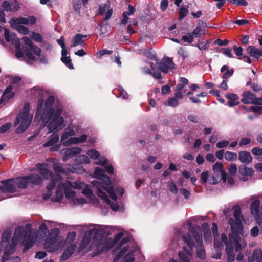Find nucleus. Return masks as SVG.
<instances>
[{"instance_id":"41","label":"nucleus","mask_w":262,"mask_h":262,"mask_svg":"<svg viewBox=\"0 0 262 262\" xmlns=\"http://www.w3.org/2000/svg\"><path fill=\"white\" fill-rule=\"evenodd\" d=\"M225 158L229 161H234L237 159V155L236 153L227 151L225 154Z\"/></svg>"},{"instance_id":"37","label":"nucleus","mask_w":262,"mask_h":262,"mask_svg":"<svg viewBox=\"0 0 262 262\" xmlns=\"http://www.w3.org/2000/svg\"><path fill=\"white\" fill-rule=\"evenodd\" d=\"M83 35L82 34H77L72 41V45L71 47H75L78 45H80L82 43V39L83 37Z\"/></svg>"},{"instance_id":"50","label":"nucleus","mask_w":262,"mask_h":262,"mask_svg":"<svg viewBox=\"0 0 262 262\" xmlns=\"http://www.w3.org/2000/svg\"><path fill=\"white\" fill-rule=\"evenodd\" d=\"M188 12V10L187 8L184 7L181 8L179 11L180 19L182 20V19H183L187 15Z\"/></svg>"},{"instance_id":"17","label":"nucleus","mask_w":262,"mask_h":262,"mask_svg":"<svg viewBox=\"0 0 262 262\" xmlns=\"http://www.w3.org/2000/svg\"><path fill=\"white\" fill-rule=\"evenodd\" d=\"M19 6V3L17 0L4 1L2 3V7L3 8L2 10L7 12L17 11L20 8Z\"/></svg>"},{"instance_id":"14","label":"nucleus","mask_w":262,"mask_h":262,"mask_svg":"<svg viewBox=\"0 0 262 262\" xmlns=\"http://www.w3.org/2000/svg\"><path fill=\"white\" fill-rule=\"evenodd\" d=\"M64 245L63 237L47 238L44 243V248L48 252H54L62 250Z\"/></svg>"},{"instance_id":"55","label":"nucleus","mask_w":262,"mask_h":262,"mask_svg":"<svg viewBox=\"0 0 262 262\" xmlns=\"http://www.w3.org/2000/svg\"><path fill=\"white\" fill-rule=\"evenodd\" d=\"M233 49L234 50V53L237 56H241L242 55L243 49L241 47H238L234 45L233 47Z\"/></svg>"},{"instance_id":"9","label":"nucleus","mask_w":262,"mask_h":262,"mask_svg":"<svg viewBox=\"0 0 262 262\" xmlns=\"http://www.w3.org/2000/svg\"><path fill=\"white\" fill-rule=\"evenodd\" d=\"M130 237H124L121 241L119 246L121 247L125 245L120 252L115 257L114 261L134 262V253L136 252L138 248L133 241H131Z\"/></svg>"},{"instance_id":"33","label":"nucleus","mask_w":262,"mask_h":262,"mask_svg":"<svg viewBox=\"0 0 262 262\" xmlns=\"http://www.w3.org/2000/svg\"><path fill=\"white\" fill-rule=\"evenodd\" d=\"M59 137L57 134H53L50 137L49 141L43 144V147H47L53 146L54 144L58 142Z\"/></svg>"},{"instance_id":"44","label":"nucleus","mask_w":262,"mask_h":262,"mask_svg":"<svg viewBox=\"0 0 262 262\" xmlns=\"http://www.w3.org/2000/svg\"><path fill=\"white\" fill-rule=\"evenodd\" d=\"M90 243V238L86 236H84L82 238V239L81 242L79 249L80 250L84 249L85 248H86L88 246V245Z\"/></svg>"},{"instance_id":"52","label":"nucleus","mask_w":262,"mask_h":262,"mask_svg":"<svg viewBox=\"0 0 262 262\" xmlns=\"http://www.w3.org/2000/svg\"><path fill=\"white\" fill-rule=\"evenodd\" d=\"M107 160L105 157H101L98 159V160L95 162V164L104 166L106 164H107Z\"/></svg>"},{"instance_id":"49","label":"nucleus","mask_w":262,"mask_h":262,"mask_svg":"<svg viewBox=\"0 0 262 262\" xmlns=\"http://www.w3.org/2000/svg\"><path fill=\"white\" fill-rule=\"evenodd\" d=\"M76 234L74 232H71L69 233L67 235L66 240L65 241V243H72L75 238Z\"/></svg>"},{"instance_id":"29","label":"nucleus","mask_w":262,"mask_h":262,"mask_svg":"<svg viewBox=\"0 0 262 262\" xmlns=\"http://www.w3.org/2000/svg\"><path fill=\"white\" fill-rule=\"evenodd\" d=\"M76 249V246L74 244L71 245L64 251L63 255L61 257V260H65L70 257Z\"/></svg>"},{"instance_id":"39","label":"nucleus","mask_w":262,"mask_h":262,"mask_svg":"<svg viewBox=\"0 0 262 262\" xmlns=\"http://www.w3.org/2000/svg\"><path fill=\"white\" fill-rule=\"evenodd\" d=\"M77 161L83 164H89L91 162V160L89 158L85 155H81L79 156L77 158Z\"/></svg>"},{"instance_id":"22","label":"nucleus","mask_w":262,"mask_h":262,"mask_svg":"<svg viewBox=\"0 0 262 262\" xmlns=\"http://www.w3.org/2000/svg\"><path fill=\"white\" fill-rule=\"evenodd\" d=\"M213 171L215 174H217L221 177L224 182H226V173L223 169V164L221 163L216 162L212 167Z\"/></svg>"},{"instance_id":"35","label":"nucleus","mask_w":262,"mask_h":262,"mask_svg":"<svg viewBox=\"0 0 262 262\" xmlns=\"http://www.w3.org/2000/svg\"><path fill=\"white\" fill-rule=\"evenodd\" d=\"M227 98L228 99V104L230 106H233L237 105L239 102L238 101V96L234 94H230L227 96Z\"/></svg>"},{"instance_id":"19","label":"nucleus","mask_w":262,"mask_h":262,"mask_svg":"<svg viewBox=\"0 0 262 262\" xmlns=\"http://www.w3.org/2000/svg\"><path fill=\"white\" fill-rule=\"evenodd\" d=\"M174 63L172 60L168 57L164 58L161 62L158 63V69L161 72L166 73L169 70L174 68Z\"/></svg>"},{"instance_id":"27","label":"nucleus","mask_w":262,"mask_h":262,"mask_svg":"<svg viewBox=\"0 0 262 262\" xmlns=\"http://www.w3.org/2000/svg\"><path fill=\"white\" fill-rule=\"evenodd\" d=\"M75 132L74 130L70 127L66 128L64 133L62 134L61 138V142L63 145V142H66L69 138L72 137V136L75 135Z\"/></svg>"},{"instance_id":"20","label":"nucleus","mask_w":262,"mask_h":262,"mask_svg":"<svg viewBox=\"0 0 262 262\" xmlns=\"http://www.w3.org/2000/svg\"><path fill=\"white\" fill-rule=\"evenodd\" d=\"M8 180V181H11L10 183L13 184L14 187H15L16 185L20 188H25L27 184L30 183L29 178L28 177L17 178L15 179H10ZM15 188H16V187Z\"/></svg>"},{"instance_id":"8","label":"nucleus","mask_w":262,"mask_h":262,"mask_svg":"<svg viewBox=\"0 0 262 262\" xmlns=\"http://www.w3.org/2000/svg\"><path fill=\"white\" fill-rule=\"evenodd\" d=\"M107 228L105 226L98 225L90 230V234L94 235L92 244L95 245L97 248L108 249L117 244L124 234L123 230L120 231L115 236L112 242L108 245V240L103 237L106 233V231Z\"/></svg>"},{"instance_id":"62","label":"nucleus","mask_w":262,"mask_h":262,"mask_svg":"<svg viewBox=\"0 0 262 262\" xmlns=\"http://www.w3.org/2000/svg\"><path fill=\"white\" fill-rule=\"evenodd\" d=\"M252 153L255 155H262V148L259 147H255L252 149Z\"/></svg>"},{"instance_id":"25","label":"nucleus","mask_w":262,"mask_h":262,"mask_svg":"<svg viewBox=\"0 0 262 262\" xmlns=\"http://www.w3.org/2000/svg\"><path fill=\"white\" fill-rule=\"evenodd\" d=\"M11 181L6 180L2 182L3 184V187H0V192H14L15 191V188L13 184H11Z\"/></svg>"},{"instance_id":"54","label":"nucleus","mask_w":262,"mask_h":262,"mask_svg":"<svg viewBox=\"0 0 262 262\" xmlns=\"http://www.w3.org/2000/svg\"><path fill=\"white\" fill-rule=\"evenodd\" d=\"M208 179V172H203L201 174L200 180L202 183H205Z\"/></svg>"},{"instance_id":"64","label":"nucleus","mask_w":262,"mask_h":262,"mask_svg":"<svg viewBox=\"0 0 262 262\" xmlns=\"http://www.w3.org/2000/svg\"><path fill=\"white\" fill-rule=\"evenodd\" d=\"M250 111H252L254 112H258L259 113H262V106H251L250 108Z\"/></svg>"},{"instance_id":"7","label":"nucleus","mask_w":262,"mask_h":262,"mask_svg":"<svg viewBox=\"0 0 262 262\" xmlns=\"http://www.w3.org/2000/svg\"><path fill=\"white\" fill-rule=\"evenodd\" d=\"M53 168L55 171L57 173L55 176H52V172L48 169V165L47 163H38L36 164V168L38 172L41 174L44 179H49L50 178L51 184H48L47 188L48 192L43 196L45 200L48 199L52 195V190H53L55 185L59 183H62L61 181V176L59 173H64L65 170L63 168L61 164L55 162V160H53Z\"/></svg>"},{"instance_id":"34","label":"nucleus","mask_w":262,"mask_h":262,"mask_svg":"<svg viewBox=\"0 0 262 262\" xmlns=\"http://www.w3.org/2000/svg\"><path fill=\"white\" fill-rule=\"evenodd\" d=\"M254 95L253 94L249 92H245L243 95V98L241 101L245 104L252 103Z\"/></svg>"},{"instance_id":"6","label":"nucleus","mask_w":262,"mask_h":262,"mask_svg":"<svg viewBox=\"0 0 262 262\" xmlns=\"http://www.w3.org/2000/svg\"><path fill=\"white\" fill-rule=\"evenodd\" d=\"M84 186V183L80 181H76L74 183L70 181L59 183L56 191L55 201H60L64 194L68 201L73 205H83L86 201L83 198H78L73 189H80Z\"/></svg>"},{"instance_id":"61","label":"nucleus","mask_w":262,"mask_h":262,"mask_svg":"<svg viewBox=\"0 0 262 262\" xmlns=\"http://www.w3.org/2000/svg\"><path fill=\"white\" fill-rule=\"evenodd\" d=\"M167 0H161L160 3V8L162 11H165L168 7Z\"/></svg>"},{"instance_id":"59","label":"nucleus","mask_w":262,"mask_h":262,"mask_svg":"<svg viewBox=\"0 0 262 262\" xmlns=\"http://www.w3.org/2000/svg\"><path fill=\"white\" fill-rule=\"evenodd\" d=\"M153 34H145L143 37V39L146 42L150 43L151 42H153Z\"/></svg>"},{"instance_id":"40","label":"nucleus","mask_w":262,"mask_h":262,"mask_svg":"<svg viewBox=\"0 0 262 262\" xmlns=\"http://www.w3.org/2000/svg\"><path fill=\"white\" fill-rule=\"evenodd\" d=\"M192 228L198 227V226L193 227L192 225ZM199 227L200 229H201L200 227ZM201 230H202V229H201ZM201 231H202V232H203L204 238L205 241L206 242H210L211 238V232H210V230L208 229H205L203 230V231H202V230H201ZM202 235V233L201 234V236Z\"/></svg>"},{"instance_id":"24","label":"nucleus","mask_w":262,"mask_h":262,"mask_svg":"<svg viewBox=\"0 0 262 262\" xmlns=\"http://www.w3.org/2000/svg\"><path fill=\"white\" fill-rule=\"evenodd\" d=\"M82 193L89 199L90 203L95 204L98 203V199L95 196L91 190L88 186L84 187Z\"/></svg>"},{"instance_id":"45","label":"nucleus","mask_w":262,"mask_h":262,"mask_svg":"<svg viewBox=\"0 0 262 262\" xmlns=\"http://www.w3.org/2000/svg\"><path fill=\"white\" fill-rule=\"evenodd\" d=\"M81 6V0H73V6L75 12L79 13Z\"/></svg>"},{"instance_id":"21","label":"nucleus","mask_w":262,"mask_h":262,"mask_svg":"<svg viewBox=\"0 0 262 262\" xmlns=\"http://www.w3.org/2000/svg\"><path fill=\"white\" fill-rule=\"evenodd\" d=\"M86 140L87 136L86 135H82L78 137H71L66 142H63V146H67L71 144L82 143L85 142Z\"/></svg>"},{"instance_id":"57","label":"nucleus","mask_w":262,"mask_h":262,"mask_svg":"<svg viewBox=\"0 0 262 262\" xmlns=\"http://www.w3.org/2000/svg\"><path fill=\"white\" fill-rule=\"evenodd\" d=\"M229 143V142L226 140H223L222 141L219 142L216 144L217 147L219 148H222L225 147H226Z\"/></svg>"},{"instance_id":"11","label":"nucleus","mask_w":262,"mask_h":262,"mask_svg":"<svg viewBox=\"0 0 262 262\" xmlns=\"http://www.w3.org/2000/svg\"><path fill=\"white\" fill-rule=\"evenodd\" d=\"M36 21V18L33 16H29L27 17H13L9 20L11 27L19 33H29L28 28L24 26L23 25H32L35 24Z\"/></svg>"},{"instance_id":"1","label":"nucleus","mask_w":262,"mask_h":262,"mask_svg":"<svg viewBox=\"0 0 262 262\" xmlns=\"http://www.w3.org/2000/svg\"><path fill=\"white\" fill-rule=\"evenodd\" d=\"M234 210V218L230 217L229 223L230 225L232 233L229 234L228 238L225 233L221 234V239L226 246V251L227 255V260L232 262L234 260L235 254L233 247H235L237 252L241 251L246 246V243L241 238L238 234L246 236L248 234V230H244L243 228V216L242 214L240 207L238 205L235 206Z\"/></svg>"},{"instance_id":"28","label":"nucleus","mask_w":262,"mask_h":262,"mask_svg":"<svg viewBox=\"0 0 262 262\" xmlns=\"http://www.w3.org/2000/svg\"><path fill=\"white\" fill-rule=\"evenodd\" d=\"M239 159L243 163H249L252 161V158L250 153L244 151L239 153Z\"/></svg>"},{"instance_id":"13","label":"nucleus","mask_w":262,"mask_h":262,"mask_svg":"<svg viewBox=\"0 0 262 262\" xmlns=\"http://www.w3.org/2000/svg\"><path fill=\"white\" fill-rule=\"evenodd\" d=\"M217 225L213 223L212 224V230L214 235V247L212 257L216 259L221 258V251L224 247L221 239V235L220 236L217 234Z\"/></svg>"},{"instance_id":"30","label":"nucleus","mask_w":262,"mask_h":262,"mask_svg":"<svg viewBox=\"0 0 262 262\" xmlns=\"http://www.w3.org/2000/svg\"><path fill=\"white\" fill-rule=\"evenodd\" d=\"M247 51L251 56L256 59H259L262 56V50L257 49L254 46H249L247 49Z\"/></svg>"},{"instance_id":"3","label":"nucleus","mask_w":262,"mask_h":262,"mask_svg":"<svg viewBox=\"0 0 262 262\" xmlns=\"http://www.w3.org/2000/svg\"><path fill=\"white\" fill-rule=\"evenodd\" d=\"M54 101V97L50 96L43 105L39 101L37 107L35 118L42 120L45 123L49 121L47 126L48 133L60 130L66 126L63 118L61 116V107L58 106L53 108Z\"/></svg>"},{"instance_id":"51","label":"nucleus","mask_w":262,"mask_h":262,"mask_svg":"<svg viewBox=\"0 0 262 262\" xmlns=\"http://www.w3.org/2000/svg\"><path fill=\"white\" fill-rule=\"evenodd\" d=\"M237 167L235 164L231 163L228 168L229 172L232 175H235L237 172Z\"/></svg>"},{"instance_id":"53","label":"nucleus","mask_w":262,"mask_h":262,"mask_svg":"<svg viewBox=\"0 0 262 262\" xmlns=\"http://www.w3.org/2000/svg\"><path fill=\"white\" fill-rule=\"evenodd\" d=\"M12 126L11 123H6L0 127V133H5Z\"/></svg>"},{"instance_id":"12","label":"nucleus","mask_w":262,"mask_h":262,"mask_svg":"<svg viewBox=\"0 0 262 262\" xmlns=\"http://www.w3.org/2000/svg\"><path fill=\"white\" fill-rule=\"evenodd\" d=\"M249 199L252 201L250 206L251 213L254 216L257 224L260 226L262 223V194L253 195Z\"/></svg>"},{"instance_id":"48","label":"nucleus","mask_w":262,"mask_h":262,"mask_svg":"<svg viewBox=\"0 0 262 262\" xmlns=\"http://www.w3.org/2000/svg\"><path fill=\"white\" fill-rule=\"evenodd\" d=\"M150 67H151L152 70L153 71V73H152V76L157 79H160L161 78V73L159 72H155V68L154 67V63L153 62H149Z\"/></svg>"},{"instance_id":"46","label":"nucleus","mask_w":262,"mask_h":262,"mask_svg":"<svg viewBox=\"0 0 262 262\" xmlns=\"http://www.w3.org/2000/svg\"><path fill=\"white\" fill-rule=\"evenodd\" d=\"M61 60L69 68L73 69L70 57H62Z\"/></svg>"},{"instance_id":"32","label":"nucleus","mask_w":262,"mask_h":262,"mask_svg":"<svg viewBox=\"0 0 262 262\" xmlns=\"http://www.w3.org/2000/svg\"><path fill=\"white\" fill-rule=\"evenodd\" d=\"M13 89V86L12 85L9 86L6 89L2 96L3 100L8 101L13 97L14 92L12 91Z\"/></svg>"},{"instance_id":"42","label":"nucleus","mask_w":262,"mask_h":262,"mask_svg":"<svg viewBox=\"0 0 262 262\" xmlns=\"http://www.w3.org/2000/svg\"><path fill=\"white\" fill-rule=\"evenodd\" d=\"M215 174V176H212L208 179L209 184L215 185L219 183L220 180L222 179L221 176L217 174Z\"/></svg>"},{"instance_id":"38","label":"nucleus","mask_w":262,"mask_h":262,"mask_svg":"<svg viewBox=\"0 0 262 262\" xmlns=\"http://www.w3.org/2000/svg\"><path fill=\"white\" fill-rule=\"evenodd\" d=\"M60 230L57 228H54L50 233L49 237L47 238L55 239L58 237H63L61 236H59V234Z\"/></svg>"},{"instance_id":"16","label":"nucleus","mask_w":262,"mask_h":262,"mask_svg":"<svg viewBox=\"0 0 262 262\" xmlns=\"http://www.w3.org/2000/svg\"><path fill=\"white\" fill-rule=\"evenodd\" d=\"M55 224L50 221H46L40 224L39 229L37 231L36 240L38 242L43 237H46L47 234L48 233V228L51 227L55 226Z\"/></svg>"},{"instance_id":"26","label":"nucleus","mask_w":262,"mask_h":262,"mask_svg":"<svg viewBox=\"0 0 262 262\" xmlns=\"http://www.w3.org/2000/svg\"><path fill=\"white\" fill-rule=\"evenodd\" d=\"M248 260L249 262H261L262 261V251L261 249H255L252 254V256L249 257Z\"/></svg>"},{"instance_id":"60","label":"nucleus","mask_w":262,"mask_h":262,"mask_svg":"<svg viewBox=\"0 0 262 262\" xmlns=\"http://www.w3.org/2000/svg\"><path fill=\"white\" fill-rule=\"evenodd\" d=\"M136 9L135 7L132 6L131 5L128 6V11H124L129 16L133 15L135 12Z\"/></svg>"},{"instance_id":"36","label":"nucleus","mask_w":262,"mask_h":262,"mask_svg":"<svg viewBox=\"0 0 262 262\" xmlns=\"http://www.w3.org/2000/svg\"><path fill=\"white\" fill-rule=\"evenodd\" d=\"M28 177L29 178L30 183L34 185H39L42 182L41 178L37 174H33L28 176Z\"/></svg>"},{"instance_id":"23","label":"nucleus","mask_w":262,"mask_h":262,"mask_svg":"<svg viewBox=\"0 0 262 262\" xmlns=\"http://www.w3.org/2000/svg\"><path fill=\"white\" fill-rule=\"evenodd\" d=\"M66 168L69 172L77 173L82 174L85 172V170L83 167L79 164H75L71 166L70 165H67Z\"/></svg>"},{"instance_id":"47","label":"nucleus","mask_w":262,"mask_h":262,"mask_svg":"<svg viewBox=\"0 0 262 262\" xmlns=\"http://www.w3.org/2000/svg\"><path fill=\"white\" fill-rule=\"evenodd\" d=\"M168 104L169 106L175 107L179 104V102L176 98H169L167 101Z\"/></svg>"},{"instance_id":"10","label":"nucleus","mask_w":262,"mask_h":262,"mask_svg":"<svg viewBox=\"0 0 262 262\" xmlns=\"http://www.w3.org/2000/svg\"><path fill=\"white\" fill-rule=\"evenodd\" d=\"M30 104H25L23 111L17 115L14 126H17V133H21L25 131L31 124L33 118V113L30 112Z\"/></svg>"},{"instance_id":"18","label":"nucleus","mask_w":262,"mask_h":262,"mask_svg":"<svg viewBox=\"0 0 262 262\" xmlns=\"http://www.w3.org/2000/svg\"><path fill=\"white\" fill-rule=\"evenodd\" d=\"M81 148L78 147H74L70 148H67L61 150L60 152L61 154L63 155V160L66 161L74 156L81 153Z\"/></svg>"},{"instance_id":"56","label":"nucleus","mask_w":262,"mask_h":262,"mask_svg":"<svg viewBox=\"0 0 262 262\" xmlns=\"http://www.w3.org/2000/svg\"><path fill=\"white\" fill-rule=\"evenodd\" d=\"M251 142V140L247 137L242 138L239 141V145L243 146L249 144Z\"/></svg>"},{"instance_id":"5","label":"nucleus","mask_w":262,"mask_h":262,"mask_svg":"<svg viewBox=\"0 0 262 262\" xmlns=\"http://www.w3.org/2000/svg\"><path fill=\"white\" fill-rule=\"evenodd\" d=\"M93 177L99 179L91 182L96 189V193L105 202L108 204L113 211L118 210L119 206L116 202L117 197L110 178L104 173V170L100 167H96L93 174Z\"/></svg>"},{"instance_id":"15","label":"nucleus","mask_w":262,"mask_h":262,"mask_svg":"<svg viewBox=\"0 0 262 262\" xmlns=\"http://www.w3.org/2000/svg\"><path fill=\"white\" fill-rule=\"evenodd\" d=\"M55 224L50 221H46L40 224L39 229L37 231L36 240L38 242L43 237H46L47 234L48 233V228L51 227L55 226Z\"/></svg>"},{"instance_id":"2","label":"nucleus","mask_w":262,"mask_h":262,"mask_svg":"<svg viewBox=\"0 0 262 262\" xmlns=\"http://www.w3.org/2000/svg\"><path fill=\"white\" fill-rule=\"evenodd\" d=\"M179 237L186 244L189 248L183 247L182 250L179 252L178 256L182 262H191L193 255L192 249L194 244L190 234H192L195 240V245L197 257L204 259L206 257L205 250L203 245L201 237L202 231L199 227L192 228V220L189 219L182 228L177 231Z\"/></svg>"},{"instance_id":"63","label":"nucleus","mask_w":262,"mask_h":262,"mask_svg":"<svg viewBox=\"0 0 262 262\" xmlns=\"http://www.w3.org/2000/svg\"><path fill=\"white\" fill-rule=\"evenodd\" d=\"M259 232V230L258 229V227L255 226L250 231V234L253 237H256L258 235Z\"/></svg>"},{"instance_id":"58","label":"nucleus","mask_w":262,"mask_h":262,"mask_svg":"<svg viewBox=\"0 0 262 262\" xmlns=\"http://www.w3.org/2000/svg\"><path fill=\"white\" fill-rule=\"evenodd\" d=\"M168 188L172 193H176L178 191L177 187L173 182H170L168 184Z\"/></svg>"},{"instance_id":"31","label":"nucleus","mask_w":262,"mask_h":262,"mask_svg":"<svg viewBox=\"0 0 262 262\" xmlns=\"http://www.w3.org/2000/svg\"><path fill=\"white\" fill-rule=\"evenodd\" d=\"M239 172L243 176L251 177L254 173V170L252 168L241 166L239 167Z\"/></svg>"},{"instance_id":"4","label":"nucleus","mask_w":262,"mask_h":262,"mask_svg":"<svg viewBox=\"0 0 262 262\" xmlns=\"http://www.w3.org/2000/svg\"><path fill=\"white\" fill-rule=\"evenodd\" d=\"M0 43L4 47L13 45L18 58H24L25 55L29 59L35 60L40 55V49L27 37H23L20 41L16 34H0Z\"/></svg>"},{"instance_id":"43","label":"nucleus","mask_w":262,"mask_h":262,"mask_svg":"<svg viewBox=\"0 0 262 262\" xmlns=\"http://www.w3.org/2000/svg\"><path fill=\"white\" fill-rule=\"evenodd\" d=\"M86 154L92 159H97L100 157L99 153L96 150L90 149L87 151Z\"/></svg>"}]
</instances>
